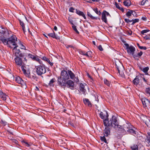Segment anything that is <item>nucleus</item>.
Masks as SVG:
<instances>
[{
	"instance_id": "a211bd4d",
	"label": "nucleus",
	"mask_w": 150,
	"mask_h": 150,
	"mask_svg": "<svg viewBox=\"0 0 150 150\" xmlns=\"http://www.w3.org/2000/svg\"><path fill=\"white\" fill-rule=\"evenodd\" d=\"M150 117H147L146 116H145L144 115H142L141 116L140 118L145 123L147 122V121L149 119V118Z\"/></svg>"
},
{
	"instance_id": "f03ea898",
	"label": "nucleus",
	"mask_w": 150,
	"mask_h": 150,
	"mask_svg": "<svg viewBox=\"0 0 150 150\" xmlns=\"http://www.w3.org/2000/svg\"><path fill=\"white\" fill-rule=\"evenodd\" d=\"M69 79L74 80L76 82L79 81L77 76L76 77L75 74L70 70L67 71L64 70L61 71L60 76H58L57 79V83L59 85L60 84V82L62 83L66 81Z\"/></svg>"
},
{
	"instance_id": "7ed1b4c3",
	"label": "nucleus",
	"mask_w": 150,
	"mask_h": 150,
	"mask_svg": "<svg viewBox=\"0 0 150 150\" xmlns=\"http://www.w3.org/2000/svg\"><path fill=\"white\" fill-rule=\"evenodd\" d=\"M17 38H0V42H2L5 45H8L9 46L10 45H12L15 46L13 48V50L15 52V54L16 57H23L24 56V53H21L20 50H17V47L15 42L17 40Z\"/></svg>"
},
{
	"instance_id": "5701e85b",
	"label": "nucleus",
	"mask_w": 150,
	"mask_h": 150,
	"mask_svg": "<svg viewBox=\"0 0 150 150\" xmlns=\"http://www.w3.org/2000/svg\"><path fill=\"white\" fill-rule=\"evenodd\" d=\"M134 12H135L134 11L129 10V11H128L127 12L126 14V15L129 18L132 16V14L133 15H134V14L133 13Z\"/></svg>"
},
{
	"instance_id": "f8f14e48",
	"label": "nucleus",
	"mask_w": 150,
	"mask_h": 150,
	"mask_svg": "<svg viewBox=\"0 0 150 150\" xmlns=\"http://www.w3.org/2000/svg\"><path fill=\"white\" fill-rule=\"evenodd\" d=\"M16 81L17 83L21 84L23 86L25 84L24 81L20 77L18 76L16 77Z\"/></svg>"
},
{
	"instance_id": "c9c22d12",
	"label": "nucleus",
	"mask_w": 150,
	"mask_h": 150,
	"mask_svg": "<svg viewBox=\"0 0 150 150\" xmlns=\"http://www.w3.org/2000/svg\"><path fill=\"white\" fill-rule=\"evenodd\" d=\"M0 123L4 126L7 125V122L5 120H1L0 121Z\"/></svg>"
},
{
	"instance_id": "bb28decb",
	"label": "nucleus",
	"mask_w": 150,
	"mask_h": 150,
	"mask_svg": "<svg viewBox=\"0 0 150 150\" xmlns=\"http://www.w3.org/2000/svg\"><path fill=\"white\" fill-rule=\"evenodd\" d=\"M123 4L125 6H129L130 5L131 2L129 0H125L123 2Z\"/></svg>"
},
{
	"instance_id": "393cba45",
	"label": "nucleus",
	"mask_w": 150,
	"mask_h": 150,
	"mask_svg": "<svg viewBox=\"0 0 150 150\" xmlns=\"http://www.w3.org/2000/svg\"><path fill=\"white\" fill-rule=\"evenodd\" d=\"M103 81L104 84L108 87H110L111 85V82L108 81L106 79H104Z\"/></svg>"
},
{
	"instance_id": "9b49d317",
	"label": "nucleus",
	"mask_w": 150,
	"mask_h": 150,
	"mask_svg": "<svg viewBox=\"0 0 150 150\" xmlns=\"http://www.w3.org/2000/svg\"><path fill=\"white\" fill-rule=\"evenodd\" d=\"M106 16H110V15L108 12H107L106 11H103L102 14L101 19L103 21H104L106 23L107 22Z\"/></svg>"
},
{
	"instance_id": "8fccbe9b",
	"label": "nucleus",
	"mask_w": 150,
	"mask_h": 150,
	"mask_svg": "<svg viewBox=\"0 0 150 150\" xmlns=\"http://www.w3.org/2000/svg\"><path fill=\"white\" fill-rule=\"evenodd\" d=\"M98 48L99 49V50L101 51L103 50V49L101 45H99L98 47Z\"/></svg>"
},
{
	"instance_id": "39448f33",
	"label": "nucleus",
	"mask_w": 150,
	"mask_h": 150,
	"mask_svg": "<svg viewBox=\"0 0 150 150\" xmlns=\"http://www.w3.org/2000/svg\"><path fill=\"white\" fill-rule=\"evenodd\" d=\"M121 40L124 44V45L126 47V49L128 54H131L134 53L135 51V48L132 45L129 46V44L126 43V41L122 38H120Z\"/></svg>"
},
{
	"instance_id": "473e14b6",
	"label": "nucleus",
	"mask_w": 150,
	"mask_h": 150,
	"mask_svg": "<svg viewBox=\"0 0 150 150\" xmlns=\"http://www.w3.org/2000/svg\"><path fill=\"white\" fill-rule=\"evenodd\" d=\"M100 117L102 119H105H105L106 117L105 116V115H104L103 114V113L102 112H101L100 113Z\"/></svg>"
},
{
	"instance_id": "4c0bfd02",
	"label": "nucleus",
	"mask_w": 150,
	"mask_h": 150,
	"mask_svg": "<svg viewBox=\"0 0 150 150\" xmlns=\"http://www.w3.org/2000/svg\"><path fill=\"white\" fill-rule=\"evenodd\" d=\"M19 44L21 46V48L22 49H24L25 50H26V49H25V47L23 45V44L20 41V42L19 43Z\"/></svg>"
},
{
	"instance_id": "e433bc0d",
	"label": "nucleus",
	"mask_w": 150,
	"mask_h": 150,
	"mask_svg": "<svg viewBox=\"0 0 150 150\" xmlns=\"http://www.w3.org/2000/svg\"><path fill=\"white\" fill-rule=\"evenodd\" d=\"M149 119L146 122L145 124L148 127H150V117Z\"/></svg>"
},
{
	"instance_id": "1a4fd4ad",
	"label": "nucleus",
	"mask_w": 150,
	"mask_h": 150,
	"mask_svg": "<svg viewBox=\"0 0 150 150\" xmlns=\"http://www.w3.org/2000/svg\"><path fill=\"white\" fill-rule=\"evenodd\" d=\"M141 101L144 108H150V100L145 98L141 99Z\"/></svg>"
},
{
	"instance_id": "7c9ffc66",
	"label": "nucleus",
	"mask_w": 150,
	"mask_h": 150,
	"mask_svg": "<svg viewBox=\"0 0 150 150\" xmlns=\"http://www.w3.org/2000/svg\"><path fill=\"white\" fill-rule=\"evenodd\" d=\"M93 10L95 11V12L98 15H100L101 14V12L100 11L98 10V9L97 8L93 9Z\"/></svg>"
},
{
	"instance_id": "3c124183",
	"label": "nucleus",
	"mask_w": 150,
	"mask_h": 150,
	"mask_svg": "<svg viewBox=\"0 0 150 150\" xmlns=\"http://www.w3.org/2000/svg\"><path fill=\"white\" fill-rule=\"evenodd\" d=\"M69 22L72 25H74L73 23V20L71 18H69Z\"/></svg>"
},
{
	"instance_id": "4be33fe9",
	"label": "nucleus",
	"mask_w": 150,
	"mask_h": 150,
	"mask_svg": "<svg viewBox=\"0 0 150 150\" xmlns=\"http://www.w3.org/2000/svg\"><path fill=\"white\" fill-rule=\"evenodd\" d=\"M144 93L147 96H150V87L145 88Z\"/></svg>"
},
{
	"instance_id": "338daca9",
	"label": "nucleus",
	"mask_w": 150,
	"mask_h": 150,
	"mask_svg": "<svg viewBox=\"0 0 150 150\" xmlns=\"http://www.w3.org/2000/svg\"><path fill=\"white\" fill-rule=\"evenodd\" d=\"M7 131L9 132L10 134H13V132H11L9 130H7Z\"/></svg>"
},
{
	"instance_id": "0eeeda50",
	"label": "nucleus",
	"mask_w": 150,
	"mask_h": 150,
	"mask_svg": "<svg viewBox=\"0 0 150 150\" xmlns=\"http://www.w3.org/2000/svg\"><path fill=\"white\" fill-rule=\"evenodd\" d=\"M61 83V82H60ZM61 87H63L67 86V88L73 90L74 87V82L71 80H67L66 81H64L62 83H60V84L59 85Z\"/></svg>"
},
{
	"instance_id": "49530a36",
	"label": "nucleus",
	"mask_w": 150,
	"mask_h": 150,
	"mask_svg": "<svg viewBox=\"0 0 150 150\" xmlns=\"http://www.w3.org/2000/svg\"><path fill=\"white\" fill-rule=\"evenodd\" d=\"M47 62L51 66H53V63L52 62H51L49 59L47 60Z\"/></svg>"
},
{
	"instance_id": "9d476101",
	"label": "nucleus",
	"mask_w": 150,
	"mask_h": 150,
	"mask_svg": "<svg viewBox=\"0 0 150 150\" xmlns=\"http://www.w3.org/2000/svg\"><path fill=\"white\" fill-rule=\"evenodd\" d=\"M14 61L16 65L18 67H21L23 65V62L20 57H16L14 59Z\"/></svg>"
},
{
	"instance_id": "a18cd8bd",
	"label": "nucleus",
	"mask_w": 150,
	"mask_h": 150,
	"mask_svg": "<svg viewBox=\"0 0 150 150\" xmlns=\"http://www.w3.org/2000/svg\"><path fill=\"white\" fill-rule=\"evenodd\" d=\"M66 47L67 48H72L73 49L74 48V47L71 45H66Z\"/></svg>"
},
{
	"instance_id": "72a5a7b5",
	"label": "nucleus",
	"mask_w": 150,
	"mask_h": 150,
	"mask_svg": "<svg viewBox=\"0 0 150 150\" xmlns=\"http://www.w3.org/2000/svg\"><path fill=\"white\" fill-rule=\"evenodd\" d=\"M19 22L21 25L24 31V30L25 29V24L21 20H19Z\"/></svg>"
},
{
	"instance_id": "dca6fc26",
	"label": "nucleus",
	"mask_w": 150,
	"mask_h": 150,
	"mask_svg": "<svg viewBox=\"0 0 150 150\" xmlns=\"http://www.w3.org/2000/svg\"><path fill=\"white\" fill-rule=\"evenodd\" d=\"M149 30H144L141 32V34L143 35H145L146 36L145 37H144V38H150V34H148L146 35V33L148 32H149Z\"/></svg>"
},
{
	"instance_id": "58836bf2",
	"label": "nucleus",
	"mask_w": 150,
	"mask_h": 150,
	"mask_svg": "<svg viewBox=\"0 0 150 150\" xmlns=\"http://www.w3.org/2000/svg\"><path fill=\"white\" fill-rule=\"evenodd\" d=\"M28 56L30 58L33 59L34 60H35V57H36V56L32 55L31 54H29Z\"/></svg>"
},
{
	"instance_id": "e2e57ef3",
	"label": "nucleus",
	"mask_w": 150,
	"mask_h": 150,
	"mask_svg": "<svg viewBox=\"0 0 150 150\" xmlns=\"http://www.w3.org/2000/svg\"><path fill=\"white\" fill-rule=\"evenodd\" d=\"M132 31H130L128 32L127 34L128 35H132Z\"/></svg>"
},
{
	"instance_id": "cd10ccee",
	"label": "nucleus",
	"mask_w": 150,
	"mask_h": 150,
	"mask_svg": "<svg viewBox=\"0 0 150 150\" xmlns=\"http://www.w3.org/2000/svg\"><path fill=\"white\" fill-rule=\"evenodd\" d=\"M55 81V78L52 79L49 82V85L51 86H53V83Z\"/></svg>"
},
{
	"instance_id": "c03bdc74",
	"label": "nucleus",
	"mask_w": 150,
	"mask_h": 150,
	"mask_svg": "<svg viewBox=\"0 0 150 150\" xmlns=\"http://www.w3.org/2000/svg\"><path fill=\"white\" fill-rule=\"evenodd\" d=\"M148 1L147 0H143L141 2V5H144L145 3L146 2H148Z\"/></svg>"
},
{
	"instance_id": "6e6552de",
	"label": "nucleus",
	"mask_w": 150,
	"mask_h": 150,
	"mask_svg": "<svg viewBox=\"0 0 150 150\" xmlns=\"http://www.w3.org/2000/svg\"><path fill=\"white\" fill-rule=\"evenodd\" d=\"M21 68L24 75L27 77L30 78V70L28 67L25 64H23Z\"/></svg>"
},
{
	"instance_id": "864d4df0",
	"label": "nucleus",
	"mask_w": 150,
	"mask_h": 150,
	"mask_svg": "<svg viewBox=\"0 0 150 150\" xmlns=\"http://www.w3.org/2000/svg\"><path fill=\"white\" fill-rule=\"evenodd\" d=\"M143 52L142 51H140L139 53L137 54L138 57H140L142 54Z\"/></svg>"
},
{
	"instance_id": "f3484780",
	"label": "nucleus",
	"mask_w": 150,
	"mask_h": 150,
	"mask_svg": "<svg viewBox=\"0 0 150 150\" xmlns=\"http://www.w3.org/2000/svg\"><path fill=\"white\" fill-rule=\"evenodd\" d=\"M139 82L140 81L138 76H137L133 81V83L135 85H138L139 83Z\"/></svg>"
},
{
	"instance_id": "6e6d98bb",
	"label": "nucleus",
	"mask_w": 150,
	"mask_h": 150,
	"mask_svg": "<svg viewBox=\"0 0 150 150\" xmlns=\"http://www.w3.org/2000/svg\"><path fill=\"white\" fill-rule=\"evenodd\" d=\"M132 55L133 57L135 59H136V58L138 57L137 54L136 55L134 54V53H133V54H132Z\"/></svg>"
},
{
	"instance_id": "680f3d73",
	"label": "nucleus",
	"mask_w": 150,
	"mask_h": 150,
	"mask_svg": "<svg viewBox=\"0 0 150 150\" xmlns=\"http://www.w3.org/2000/svg\"><path fill=\"white\" fill-rule=\"evenodd\" d=\"M142 19L143 20L146 21V17H142Z\"/></svg>"
},
{
	"instance_id": "37998d69",
	"label": "nucleus",
	"mask_w": 150,
	"mask_h": 150,
	"mask_svg": "<svg viewBox=\"0 0 150 150\" xmlns=\"http://www.w3.org/2000/svg\"><path fill=\"white\" fill-rule=\"evenodd\" d=\"M145 42H147V43H150V38H144Z\"/></svg>"
},
{
	"instance_id": "5fc2aeb1",
	"label": "nucleus",
	"mask_w": 150,
	"mask_h": 150,
	"mask_svg": "<svg viewBox=\"0 0 150 150\" xmlns=\"http://www.w3.org/2000/svg\"><path fill=\"white\" fill-rule=\"evenodd\" d=\"M74 9L73 7H71L69 9V11L71 12H73Z\"/></svg>"
},
{
	"instance_id": "de8ad7c7",
	"label": "nucleus",
	"mask_w": 150,
	"mask_h": 150,
	"mask_svg": "<svg viewBox=\"0 0 150 150\" xmlns=\"http://www.w3.org/2000/svg\"><path fill=\"white\" fill-rule=\"evenodd\" d=\"M148 144L150 146V138L147 137V140L146 141Z\"/></svg>"
},
{
	"instance_id": "b1692460",
	"label": "nucleus",
	"mask_w": 150,
	"mask_h": 150,
	"mask_svg": "<svg viewBox=\"0 0 150 150\" xmlns=\"http://www.w3.org/2000/svg\"><path fill=\"white\" fill-rule=\"evenodd\" d=\"M6 32H7V31L6 29L2 26L0 27V33L4 34Z\"/></svg>"
},
{
	"instance_id": "412c9836",
	"label": "nucleus",
	"mask_w": 150,
	"mask_h": 150,
	"mask_svg": "<svg viewBox=\"0 0 150 150\" xmlns=\"http://www.w3.org/2000/svg\"><path fill=\"white\" fill-rule=\"evenodd\" d=\"M87 13L88 16L92 19L97 20L98 19L99 20H100V18H98L97 17L93 16L89 12H87Z\"/></svg>"
},
{
	"instance_id": "f257e3e1",
	"label": "nucleus",
	"mask_w": 150,
	"mask_h": 150,
	"mask_svg": "<svg viewBox=\"0 0 150 150\" xmlns=\"http://www.w3.org/2000/svg\"><path fill=\"white\" fill-rule=\"evenodd\" d=\"M112 121L114 125V128L118 132L123 133L124 134H130L134 136L136 134V132L132 128L133 127L130 123H126L122 126L119 125L117 118L114 115L112 116Z\"/></svg>"
},
{
	"instance_id": "09e8293b",
	"label": "nucleus",
	"mask_w": 150,
	"mask_h": 150,
	"mask_svg": "<svg viewBox=\"0 0 150 150\" xmlns=\"http://www.w3.org/2000/svg\"><path fill=\"white\" fill-rule=\"evenodd\" d=\"M124 20L127 23H129L132 21V20H130L129 19L127 18H125Z\"/></svg>"
},
{
	"instance_id": "ddd939ff",
	"label": "nucleus",
	"mask_w": 150,
	"mask_h": 150,
	"mask_svg": "<svg viewBox=\"0 0 150 150\" xmlns=\"http://www.w3.org/2000/svg\"><path fill=\"white\" fill-rule=\"evenodd\" d=\"M0 96L2 99L4 100H6L8 97V96L4 93L2 91L0 90Z\"/></svg>"
},
{
	"instance_id": "c756f323",
	"label": "nucleus",
	"mask_w": 150,
	"mask_h": 150,
	"mask_svg": "<svg viewBox=\"0 0 150 150\" xmlns=\"http://www.w3.org/2000/svg\"><path fill=\"white\" fill-rule=\"evenodd\" d=\"M106 136H104L103 137H100V139L102 141L104 142L105 143H108L107 142V140L105 138V137Z\"/></svg>"
},
{
	"instance_id": "6ab92c4d",
	"label": "nucleus",
	"mask_w": 150,
	"mask_h": 150,
	"mask_svg": "<svg viewBox=\"0 0 150 150\" xmlns=\"http://www.w3.org/2000/svg\"><path fill=\"white\" fill-rule=\"evenodd\" d=\"M76 13L80 16H81L83 17L84 19H86V17L85 15L83 12L80 11L79 10H76Z\"/></svg>"
},
{
	"instance_id": "aec40b11",
	"label": "nucleus",
	"mask_w": 150,
	"mask_h": 150,
	"mask_svg": "<svg viewBox=\"0 0 150 150\" xmlns=\"http://www.w3.org/2000/svg\"><path fill=\"white\" fill-rule=\"evenodd\" d=\"M83 100L84 103L86 105H88L89 106H91V102L89 101V100L87 98L83 99Z\"/></svg>"
},
{
	"instance_id": "69168bd1",
	"label": "nucleus",
	"mask_w": 150,
	"mask_h": 150,
	"mask_svg": "<svg viewBox=\"0 0 150 150\" xmlns=\"http://www.w3.org/2000/svg\"><path fill=\"white\" fill-rule=\"evenodd\" d=\"M9 36L10 37V38H16V36L15 35H12Z\"/></svg>"
},
{
	"instance_id": "f704fd0d",
	"label": "nucleus",
	"mask_w": 150,
	"mask_h": 150,
	"mask_svg": "<svg viewBox=\"0 0 150 150\" xmlns=\"http://www.w3.org/2000/svg\"><path fill=\"white\" fill-rule=\"evenodd\" d=\"M132 23L131 25H134L135 23L138 22L139 20L138 19H132Z\"/></svg>"
},
{
	"instance_id": "bf43d9fd",
	"label": "nucleus",
	"mask_w": 150,
	"mask_h": 150,
	"mask_svg": "<svg viewBox=\"0 0 150 150\" xmlns=\"http://www.w3.org/2000/svg\"><path fill=\"white\" fill-rule=\"evenodd\" d=\"M80 54L82 55H85L86 56V52L84 51L81 52Z\"/></svg>"
},
{
	"instance_id": "603ef678",
	"label": "nucleus",
	"mask_w": 150,
	"mask_h": 150,
	"mask_svg": "<svg viewBox=\"0 0 150 150\" xmlns=\"http://www.w3.org/2000/svg\"><path fill=\"white\" fill-rule=\"evenodd\" d=\"M41 59L44 61H46L47 62V59H48V58H47L45 57H43L42 58H41Z\"/></svg>"
},
{
	"instance_id": "c85d7f7f",
	"label": "nucleus",
	"mask_w": 150,
	"mask_h": 150,
	"mask_svg": "<svg viewBox=\"0 0 150 150\" xmlns=\"http://www.w3.org/2000/svg\"><path fill=\"white\" fill-rule=\"evenodd\" d=\"M149 69V68L148 67H147L143 68L142 70L145 73L146 75H148L147 71Z\"/></svg>"
},
{
	"instance_id": "20e7f679",
	"label": "nucleus",
	"mask_w": 150,
	"mask_h": 150,
	"mask_svg": "<svg viewBox=\"0 0 150 150\" xmlns=\"http://www.w3.org/2000/svg\"><path fill=\"white\" fill-rule=\"evenodd\" d=\"M104 126L105 127L104 130L103 134L106 137H108L110 133V130L112 127L114 128V122L112 121V117L110 120L105 119L103 120Z\"/></svg>"
},
{
	"instance_id": "2f4dec72",
	"label": "nucleus",
	"mask_w": 150,
	"mask_h": 150,
	"mask_svg": "<svg viewBox=\"0 0 150 150\" xmlns=\"http://www.w3.org/2000/svg\"><path fill=\"white\" fill-rule=\"evenodd\" d=\"M34 60L38 62L41 64H42V62L39 58L37 56L35 57Z\"/></svg>"
},
{
	"instance_id": "79ce46f5",
	"label": "nucleus",
	"mask_w": 150,
	"mask_h": 150,
	"mask_svg": "<svg viewBox=\"0 0 150 150\" xmlns=\"http://www.w3.org/2000/svg\"><path fill=\"white\" fill-rule=\"evenodd\" d=\"M72 28L74 30L76 33H79V32L77 30L76 28V26L75 25H73L72 26Z\"/></svg>"
},
{
	"instance_id": "0e129e2a",
	"label": "nucleus",
	"mask_w": 150,
	"mask_h": 150,
	"mask_svg": "<svg viewBox=\"0 0 150 150\" xmlns=\"http://www.w3.org/2000/svg\"><path fill=\"white\" fill-rule=\"evenodd\" d=\"M147 134L148 135V136L147 137H149L150 138V132H149L147 133Z\"/></svg>"
},
{
	"instance_id": "a878e982",
	"label": "nucleus",
	"mask_w": 150,
	"mask_h": 150,
	"mask_svg": "<svg viewBox=\"0 0 150 150\" xmlns=\"http://www.w3.org/2000/svg\"><path fill=\"white\" fill-rule=\"evenodd\" d=\"M130 148L132 150H138V147L137 145L134 144L131 146Z\"/></svg>"
},
{
	"instance_id": "ea45409f",
	"label": "nucleus",
	"mask_w": 150,
	"mask_h": 150,
	"mask_svg": "<svg viewBox=\"0 0 150 150\" xmlns=\"http://www.w3.org/2000/svg\"><path fill=\"white\" fill-rule=\"evenodd\" d=\"M92 52L91 51H88L86 52V56L88 57H91V54Z\"/></svg>"
},
{
	"instance_id": "052dcab7",
	"label": "nucleus",
	"mask_w": 150,
	"mask_h": 150,
	"mask_svg": "<svg viewBox=\"0 0 150 150\" xmlns=\"http://www.w3.org/2000/svg\"><path fill=\"white\" fill-rule=\"evenodd\" d=\"M119 9L121 10L122 12H123L124 11V9L122 7H120V8H119Z\"/></svg>"
},
{
	"instance_id": "4468645a",
	"label": "nucleus",
	"mask_w": 150,
	"mask_h": 150,
	"mask_svg": "<svg viewBox=\"0 0 150 150\" xmlns=\"http://www.w3.org/2000/svg\"><path fill=\"white\" fill-rule=\"evenodd\" d=\"M116 68L118 70V72L119 73V74L120 75H122L123 74V66L121 65L119 67L118 66H117L116 64Z\"/></svg>"
},
{
	"instance_id": "774afa93",
	"label": "nucleus",
	"mask_w": 150,
	"mask_h": 150,
	"mask_svg": "<svg viewBox=\"0 0 150 150\" xmlns=\"http://www.w3.org/2000/svg\"><path fill=\"white\" fill-rule=\"evenodd\" d=\"M25 144H26V146H30L29 144L27 142H25Z\"/></svg>"
},
{
	"instance_id": "2eb2a0df",
	"label": "nucleus",
	"mask_w": 150,
	"mask_h": 150,
	"mask_svg": "<svg viewBox=\"0 0 150 150\" xmlns=\"http://www.w3.org/2000/svg\"><path fill=\"white\" fill-rule=\"evenodd\" d=\"M85 86L83 84L81 83L80 84V90L81 91L83 94L86 95L85 92L86 91V90L84 88Z\"/></svg>"
},
{
	"instance_id": "423d86ee",
	"label": "nucleus",
	"mask_w": 150,
	"mask_h": 150,
	"mask_svg": "<svg viewBox=\"0 0 150 150\" xmlns=\"http://www.w3.org/2000/svg\"><path fill=\"white\" fill-rule=\"evenodd\" d=\"M36 72L38 75H41L44 74L46 71V68L45 65L43 64L35 67Z\"/></svg>"
},
{
	"instance_id": "13d9d810",
	"label": "nucleus",
	"mask_w": 150,
	"mask_h": 150,
	"mask_svg": "<svg viewBox=\"0 0 150 150\" xmlns=\"http://www.w3.org/2000/svg\"><path fill=\"white\" fill-rule=\"evenodd\" d=\"M115 5L116 7L118 9H119V8H120V6L117 3H115Z\"/></svg>"
},
{
	"instance_id": "4d7b16f0",
	"label": "nucleus",
	"mask_w": 150,
	"mask_h": 150,
	"mask_svg": "<svg viewBox=\"0 0 150 150\" xmlns=\"http://www.w3.org/2000/svg\"><path fill=\"white\" fill-rule=\"evenodd\" d=\"M139 49L141 50H146L147 48L145 46H141V47H139Z\"/></svg>"
},
{
	"instance_id": "a19ab883",
	"label": "nucleus",
	"mask_w": 150,
	"mask_h": 150,
	"mask_svg": "<svg viewBox=\"0 0 150 150\" xmlns=\"http://www.w3.org/2000/svg\"><path fill=\"white\" fill-rule=\"evenodd\" d=\"M49 37H51L52 38H56L54 33L53 32V33L49 34L48 35Z\"/></svg>"
}]
</instances>
